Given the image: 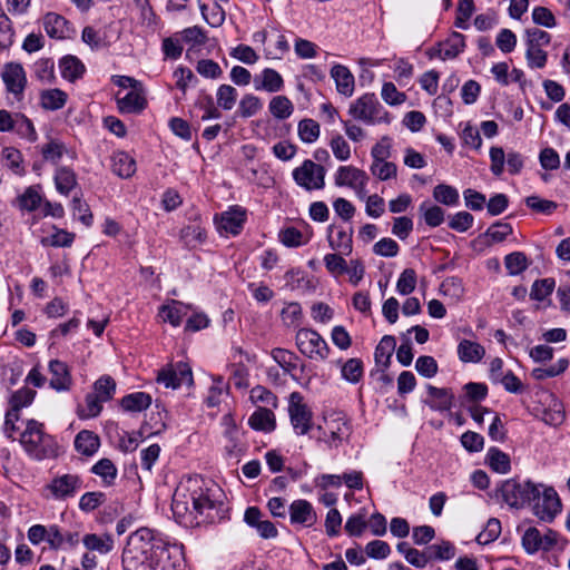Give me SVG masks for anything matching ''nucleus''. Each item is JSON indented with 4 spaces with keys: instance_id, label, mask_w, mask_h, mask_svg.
Here are the masks:
<instances>
[{
    "instance_id": "f257e3e1",
    "label": "nucleus",
    "mask_w": 570,
    "mask_h": 570,
    "mask_svg": "<svg viewBox=\"0 0 570 570\" xmlns=\"http://www.w3.org/2000/svg\"><path fill=\"white\" fill-rule=\"evenodd\" d=\"M181 552L148 528L128 538L122 551L124 570H179Z\"/></svg>"
},
{
    "instance_id": "f03ea898",
    "label": "nucleus",
    "mask_w": 570,
    "mask_h": 570,
    "mask_svg": "<svg viewBox=\"0 0 570 570\" xmlns=\"http://www.w3.org/2000/svg\"><path fill=\"white\" fill-rule=\"evenodd\" d=\"M220 490L200 475L183 479L177 485L171 501L176 521L185 527H197L214 519L216 493Z\"/></svg>"
},
{
    "instance_id": "7ed1b4c3",
    "label": "nucleus",
    "mask_w": 570,
    "mask_h": 570,
    "mask_svg": "<svg viewBox=\"0 0 570 570\" xmlns=\"http://www.w3.org/2000/svg\"><path fill=\"white\" fill-rule=\"evenodd\" d=\"M20 443L24 451L36 460L50 459L58 454L57 442L43 431V424L36 420H28Z\"/></svg>"
},
{
    "instance_id": "20e7f679",
    "label": "nucleus",
    "mask_w": 570,
    "mask_h": 570,
    "mask_svg": "<svg viewBox=\"0 0 570 570\" xmlns=\"http://www.w3.org/2000/svg\"><path fill=\"white\" fill-rule=\"evenodd\" d=\"M348 114L366 125L390 124L391 117L374 94H364L351 104Z\"/></svg>"
},
{
    "instance_id": "39448f33",
    "label": "nucleus",
    "mask_w": 570,
    "mask_h": 570,
    "mask_svg": "<svg viewBox=\"0 0 570 570\" xmlns=\"http://www.w3.org/2000/svg\"><path fill=\"white\" fill-rule=\"evenodd\" d=\"M535 483L508 479L497 490L498 498L513 509H522L531 503L535 493Z\"/></svg>"
},
{
    "instance_id": "423d86ee",
    "label": "nucleus",
    "mask_w": 570,
    "mask_h": 570,
    "mask_svg": "<svg viewBox=\"0 0 570 570\" xmlns=\"http://www.w3.org/2000/svg\"><path fill=\"white\" fill-rule=\"evenodd\" d=\"M529 505L532 507L533 514L546 522L553 521L561 511V501L556 490L542 484L535 485V493Z\"/></svg>"
},
{
    "instance_id": "0eeeda50",
    "label": "nucleus",
    "mask_w": 570,
    "mask_h": 570,
    "mask_svg": "<svg viewBox=\"0 0 570 570\" xmlns=\"http://www.w3.org/2000/svg\"><path fill=\"white\" fill-rule=\"evenodd\" d=\"M298 351L313 361H324L328 357L330 347L318 332L312 328H299L295 335Z\"/></svg>"
},
{
    "instance_id": "6e6552de",
    "label": "nucleus",
    "mask_w": 570,
    "mask_h": 570,
    "mask_svg": "<svg viewBox=\"0 0 570 570\" xmlns=\"http://www.w3.org/2000/svg\"><path fill=\"white\" fill-rule=\"evenodd\" d=\"M288 415L294 432L305 435L313 426V413L299 392H293L288 397Z\"/></svg>"
},
{
    "instance_id": "1a4fd4ad",
    "label": "nucleus",
    "mask_w": 570,
    "mask_h": 570,
    "mask_svg": "<svg viewBox=\"0 0 570 570\" xmlns=\"http://www.w3.org/2000/svg\"><path fill=\"white\" fill-rule=\"evenodd\" d=\"M325 168L314 161L306 159L293 170L295 183L307 190L322 189L325 185Z\"/></svg>"
},
{
    "instance_id": "9d476101",
    "label": "nucleus",
    "mask_w": 570,
    "mask_h": 570,
    "mask_svg": "<svg viewBox=\"0 0 570 570\" xmlns=\"http://www.w3.org/2000/svg\"><path fill=\"white\" fill-rule=\"evenodd\" d=\"M351 217L352 216H340L341 222L330 225L327 230V239L331 248L344 255L352 253Z\"/></svg>"
},
{
    "instance_id": "9b49d317",
    "label": "nucleus",
    "mask_w": 570,
    "mask_h": 570,
    "mask_svg": "<svg viewBox=\"0 0 570 570\" xmlns=\"http://www.w3.org/2000/svg\"><path fill=\"white\" fill-rule=\"evenodd\" d=\"M1 79L9 94L20 101L27 86V75L18 62H8L2 67Z\"/></svg>"
},
{
    "instance_id": "f8f14e48",
    "label": "nucleus",
    "mask_w": 570,
    "mask_h": 570,
    "mask_svg": "<svg viewBox=\"0 0 570 570\" xmlns=\"http://www.w3.org/2000/svg\"><path fill=\"white\" fill-rule=\"evenodd\" d=\"M157 382L166 387L178 389L184 384L193 383V373L188 364L178 362L158 372Z\"/></svg>"
},
{
    "instance_id": "ddd939ff",
    "label": "nucleus",
    "mask_w": 570,
    "mask_h": 570,
    "mask_svg": "<svg viewBox=\"0 0 570 570\" xmlns=\"http://www.w3.org/2000/svg\"><path fill=\"white\" fill-rule=\"evenodd\" d=\"M291 524L303 528H312L317 522V513L305 499L294 500L288 507Z\"/></svg>"
},
{
    "instance_id": "4468645a",
    "label": "nucleus",
    "mask_w": 570,
    "mask_h": 570,
    "mask_svg": "<svg viewBox=\"0 0 570 570\" xmlns=\"http://www.w3.org/2000/svg\"><path fill=\"white\" fill-rule=\"evenodd\" d=\"M82 487V480L77 474H63L55 478L48 489L57 500H66L73 497Z\"/></svg>"
},
{
    "instance_id": "2eb2a0df",
    "label": "nucleus",
    "mask_w": 570,
    "mask_h": 570,
    "mask_svg": "<svg viewBox=\"0 0 570 570\" xmlns=\"http://www.w3.org/2000/svg\"><path fill=\"white\" fill-rule=\"evenodd\" d=\"M244 521L250 528L256 529L263 539H274L278 535L275 524L267 519H263V513L257 507H248L245 510Z\"/></svg>"
},
{
    "instance_id": "dca6fc26",
    "label": "nucleus",
    "mask_w": 570,
    "mask_h": 570,
    "mask_svg": "<svg viewBox=\"0 0 570 570\" xmlns=\"http://www.w3.org/2000/svg\"><path fill=\"white\" fill-rule=\"evenodd\" d=\"M51 375L49 385L57 392H67L72 386V376L68 365L59 360H51L48 365Z\"/></svg>"
},
{
    "instance_id": "f3484780",
    "label": "nucleus",
    "mask_w": 570,
    "mask_h": 570,
    "mask_svg": "<svg viewBox=\"0 0 570 570\" xmlns=\"http://www.w3.org/2000/svg\"><path fill=\"white\" fill-rule=\"evenodd\" d=\"M426 391L431 399L424 401V403L432 411L446 412L453 407L455 396L451 389L436 387L428 384Z\"/></svg>"
},
{
    "instance_id": "a211bd4d",
    "label": "nucleus",
    "mask_w": 570,
    "mask_h": 570,
    "mask_svg": "<svg viewBox=\"0 0 570 570\" xmlns=\"http://www.w3.org/2000/svg\"><path fill=\"white\" fill-rule=\"evenodd\" d=\"M367 180L368 177L366 173L354 166H341L335 174V184L337 186L362 188L366 185Z\"/></svg>"
},
{
    "instance_id": "6ab92c4d",
    "label": "nucleus",
    "mask_w": 570,
    "mask_h": 570,
    "mask_svg": "<svg viewBox=\"0 0 570 570\" xmlns=\"http://www.w3.org/2000/svg\"><path fill=\"white\" fill-rule=\"evenodd\" d=\"M348 436V422L344 419H334L327 423V430L323 432L322 440L330 448H338Z\"/></svg>"
},
{
    "instance_id": "aec40b11",
    "label": "nucleus",
    "mask_w": 570,
    "mask_h": 570,
    "mask_svg": "<svg viewBox=\"0 0 570 570\" xmlns=\"http://www.w3.org/2000/svg\"><path fill=\"white\" fill-rule=\"evenodd\" d=\"M42 26L46 33L52 39H65L69 37V21L59 13L47 12L42 17Z\"/></svg>"
},
{
    "instance_id": "412c9836",
    "label": "nucleus",
    "mask_w": 570,
    "mask_h": 570,
    "mask_svg": "<svg viewBox=\"0 0 570 570\" xmlns=\"http://www.w3.org/2000/svg\"><path fill=\"white\" fill-rule=\"evenodd\" d=\"M117 106L122 114L141 112L147 106L142 86L130 90L121 98H117Z\"/></svg>"
},
{
    "instance_id": "4be33fe9",
    "label": "nucleus",
    "mask_w": 570,
    "mask_h": 570,
    "mask_svg": "<svg viewBox=\"0 0 570 570\" xmlns=\"http://www.w3.org/2000/svg\"><path fill=\"white\" fill-rule=\"evenodd\" d=\"M248 425L255 431L273 432L276 429V417L273 410L271 407L257 406L248 417Z\"/></svg>"
},
{
    "instance_id": "5701e85b",
    "label": "nucleus",
    "mask_w": 570,
    "mask_h": 570,
    "mask_svg": "<svg viewBox=\"0 0 570 570\" xmlns=\"http://www.w3.org/2000/svg\"><path fill=\"white\" fill-rule=\"evenodd\" d=\"M254 87L256 90L277 92L283 89L284 80L281 73L275 69L265 68L259 75L255 76Z\"/></svg>"
},
{
    "instance_id": "b1692460",
    "label": "nucleus",
    "mask_w": 570,
    "mask_h": 570,
    "mask_svg": "<svg viewBox=\"0 0 570 570\" xmlns=\"http://www.w3.org/2000/svg\"><path fill=\"white\" fill-rule=\"evenodd\" d=\"M246 216H214V225L222 237L237 236L244 228Z\"/></svg>"
},
{
    "instance_id": "393cba45",
    "label": "nucleus",
    "mask_w": 570,
    "mask_h": 570,
    "mask_svg": "<svg viewBox=\"0 0 570 570\" xmlns=\"http://www.w3.org/2000/svg\"><path fill=\"white\" fill-rule=\"evenodd\" d=\"M465 48V38L462 33L453 31L446 40L439 43L438 56L442 60L456 58Z\"/></svg>"
},
{
    "instance_id": "a878e982",
    "label": "nucleus",
    "mask_w": 570,
    "mask_h": 570,
    "mask_svg": "<svg viewBox=\"0 0 570 570\" xmlns=\"http://www.w3.org/2000/svg\"><path fill=\"white\" fill-rule=\"evenodd\" d=\"M271 356L285 374L296 379L295 371L299 362V356L296 353L287 348L275 347L271 351Z\"/></svg>"
},
{
    "instance_id": "bb28decb",
    "label": "nucleus",
    "mask_w": 570,
    "mask_h": 570,
    "mask_svg": "<svg viewBox=\"0 0 570 570\" xmlns=\"http://www.w3.org/2000/svg\"><path fill=\"white\" fill-rule=\"evenodd\" d=\"M331 77L335 80L336 89L341 95L351 97L354 92V76L342 65H334L331 69Z\"/></svg>"
},
{
    "instance_id": "cd10ccee",
    "label": "nucleus",
    "mask_w": 570,
    "mask_h": 570,
    "mask_svg": "<svg viewBox=\"0 0 570 570\" xmlns=\"http://www.w3.org/2000/svg\"><path fill=\"white\" fill-rule=\"evenodd\" d=\"M60 73L63 79L75 82L81 78L86 71L85 65L76 56H65L59 61Z\"/></svg>"
},
{
    "instance_id": "c85d7f7f",
    "label": "nucleus",
    "mask_w": 570,
    "mask_h": 570,
    "mask_svg": "<svg viewBox=\"0 0 570 570\" xmlns=\"http://www.w3.org/2000/svg\"><path fill=\"white\" fill-rule=\"evenodd\" d=\"M485 355V348L478 342L462 340L458 345V356L463 363H479Z\"/></svg>"
},
{
    "instance_id": "c756f323",
    "label": "nucleus",
    "mask_w": 570,
    "mask_h": 570,
    "mask_svg": "<svg viewBox=\"0 0 570 570\" xmlns=\"http://www.w3.org/2000/svg\"><path fill=\"white\" fill-rule=\"evenodd\" d=\"M111 169L120 178H129L136 173V161L129 154L118 151L111 158Z\"/></svg>"
},
{
    "instance_id": "7c9ffc66",
    "label": "nucleus",
    "mask_w": 570,
    "mask_h": 570,
    "mask_svg": "<svg viewBox=\"0 0 570 570\" xmlns=\"http://www.w3.org/2000/svg\"><path fill=\"white\" fill-rule=\"evenodd\" d=\"M99 446V436L91 431L82 430L75 438L76 450L86 456L94 455Z\"/></svg>"
},
{
    "instance_id": "2f4dec72",
    "label": "nucleus",
    "mask_w": 570,
    "mask_h": 570,
    "mask_svg": "<svg viewBox=\"0 0 570 570\" xmlns=\"http://www.w3.org/2000/svg\"><path fill=\"white\" fill-rule=\"evenodd\" d=\"M82 543L89 551L107 554L114 549V539L110 534L89 533L82 538Z\"/></svg>"
},
{
    "instance_id": "473e14b6",
    "label": "nucleus",
    "mask_w": 570,
    "mask_h": 570,
    "mask_svg": "<svg viewBox=\"0 0 570 570\" xmlns=\"http://www.w3.org/2000/svg\"><path fill=\"white\" fill-rule=\"evenodd\" d=\"M485 463L497 473L505 474L511 470L510 456L498 448H490L485 455Z\"/></svg>"
},
{
    "instance_id": "72a5a7b5",
    "label": "nucleus",
    "mask_w": 570,
    "mask_h": 570,
    "mask_svg": "<svg viewBox=\"0 0 570 570\" xmlns=\"http://www.w3.org/2000/svg\"><path fill=\"white\" fill-rule=\"evenodd\" d=\"M151 404V396L145 392H135L125 395L121 401V407L127 412H141Z\"/></svg>"
},
{
    "instance_id": "f704fd0d",
    "label": "nucleus",
    "mask_w": 570,
    "mask_h": 570,
    "mask_svg": "<svg viewBox=\"0 0 570 570\" xmlns=\"http://www.w3.org/2000/svg\"><path fill=\"white\" fill-rule=\"evenodd\" d=\"M67 99L68 95L58 88L42 90L40 94V105L46 110L61 109Z\"/></svg>"
},
{
    "instance_id": "c9c22d12",
    "label": "nucleus",
    "mask_w": 570,
    "mask_h": 570,
    "mask_svg": "<svg viewBox=\"0 0 570 570\" xmlns=\"http://www.w3.org/2000/svg\"><path fill=\"white\" fill-rule=\"evenodd\" d=\"M187 314V306L181 302L173 301L168 305H163L159 309V316L164 322L170 323L173 326H179L183 317Z\"/></svg>"
},
{
    "instance_id": "e433bc0d",
    "label": "nucleus",
    "mask_w": 570,
    "mask_h": 570,
    "mask_svg": "<svg viewBox=\"0 0 570 570\" xmlns=\"http://www.w3.org/2000/svg\"><path fill=\"white\" fill-rule=\"evenodd\" d=\"M395 338L390 335H385L377 344L374 353L375 363L382 366L384 370L389 367L391 356L395 350Z\"/></svg>"
},
{
    "instance_id": "4c0bfd02",
    "label": "nucleus",
    "mask_w": 570,
    "mask_h": 570,
    "mask_svg": "<svg viewBox=\"0 0 570 570\" xmlns=\"http://www.w3.org/2000/svg\"><path fill=\"white\" fill-rule=\"evenodd\" d=\"M249 400L256 406L275 409L278 405L277 396L262 385H256L250 390Z\"/></svg>"
},
{
    "instance_id": "58836bf2",
    "label": "nucleus",
    "mask_w": 570,
    "mask_h": 570,
    "mask_svg": "<svg viewBox=\"0 0 570 570\" xmlns=\"http://www.w3.org/2000/svg\"><path fill=\"white\" fill-rule=\"evenodd\" d=\"M428 549V558L430 561H448L454 558L455 556V547L450 541H441L440 543H434Z\"/></svg>"
},
{
    "instance_id": "ea45409f",
    "label": "nucleus",
    "mask_w": 570,
    "mask_h": 570,
    "mask_svg": "<svg viewBox=\"0 0 570 570\" xmlns=\"http://www.w3.org/2000/svg\"><path fill=\"white\" fill-rule=\"evenodd\" d=\"M269 112L277 119H287L294 111L292 101L286 96H275L268 105Z\"/></svg>"
},
{
    "instance_id": "a19ab883",
    "label": "nucleus",
    "mask_w": 570,
    "mask_h": 570,
    "mask_svg": "<svg viewBox=\"0 0 570 570\" xmlns=\"http://www.w3.org/2000/svg\"><path fill=\"white\" fill-rule=\"evenodd\" d=\"M363 362L360 358H348L341 366L342 377L352 384L358 383L363 377Z\"/></svg>"
},
{
    "instance_id": "79ce46f5",
    "label": "nucleus",
    "mask_w": 570,
    "mask_h": 570,
    "mask_svg": "<svg viewBox=\"0 0 570 570\" xmlns=\"http://www.w3.org/2000/svg\"><path fill=\"white\" fill-rule=\"evenodd\" d=\"M91 472L100 476L106 485H111L117 478V468L109 459H101L92 465Z\"/></svg>"
},
{
    "instance_id": "37998d69",
    "label": "nucleus",
    "mask_w": 570,
    "mask_h": 570,
    "mask_svg": "<svg viewBox=\"0 0 570 570\" xmlns=\"http://www.w3.org/2000/svg\"><path fill=\"white\" fill-rule=\"evenodd\" d=\"M102 403H105V401L94 392L87 394L85 397V406L78 409V416L80 419H91L98 416L102 411Z\"/></svg>"
},
{
    "instance_id": "c03bdc74",
    "label": "nucleus",
    "mask_w": 570,
    "mask_h": 570,
    "mask_svg": "<svg viewBox=\"0 0 570 570\" xmlns=\"http://www.w3.org/2000/svg\"><path fill=\"white\" fill-rule=\"evenodd\" d=\"M569 367V361L564 357L559 358L556 364L549 367H537L531 372L534 380L543 381L548 377H554L562 374Z\"/></svg>"
},
{
    "instance_id": "a18cd8bd",
    "label": "nucleus",
    "mask_w": 570,
    "mask_h": 570,
    "mask_svg": "<svg viewBox=\"0 0 570 570\" xmlns=\"http://www.w3.org/2000/svg\"><path fill=\"white\" fill-rule=\"evenodd\" d=\"M297 131L303 142L312 144L318 139L321 129L317 121L305 118L298 122Z\"/></svg>"
},
{
    "instance_id": "49530a36",
    "label": "nucleus",
    "mask_w": 570,
    "mask_h": 570,
    "mask_svg": "<svg viewBox=\"0 0 570 570\" xmlns=\"http://www.w3.org/2000/svg\"><path fill=\"white\" fill-rule=\"evenodd\" d=\"M55 183L58 191L68 194L77 184L76 174L68 167H60L56 171Z\"/></svg>"
},
{
    "instance_id": "de8ad7c7",
    "label": "nucleus",
    "mask_w": 570,
    "mask_h": 570,
    "mask_svg": "<svg viewBox=\"0 0 570 570\" xmlns=\"http://www.w3.org/2000/svg\"><path fill=\"white\" fill-rule=\"evenodd\" d=\"M75 240V234L65 229L55 228L53 232L41 239L42 245L52 247H70Z\"/></svg>"
},
{
    "instance_id": "09e8293b",
    "label": "nucleus",
    "mask_w": 570,
    "mask_h": 570,
    "mask_svg": "<svg viewBox=\"0 0 570 570\" xmlns=\"http://www.w3.org/2000/svg\"><path fill=\"white\" fill-rule=\"evenodd\" d=\"M38 186L28 187L24 193L19 196L18 204L21 210L32 212L38 208L42 197Z\"/></svg>"
},
{
    "instance_id": "8fccbe9b",
    "label": "nucleus",
    "mask_w": 570,
    "mask_h": 570,
    "mask_svg": "<svg viewBox=\"0 0 570 570\" xmlns=\"http://www.w3.org/2000/svg\"><path fill=\"white\" fill-rule=\"evenodd\" d=\"M94 393L105 402L110 401L116 393V382L110 375H102L94 383Z\"/></svg>"
},
{
    "instance_id": "3c124183",
    "label": "nucleus",
    "mask_w": 570,
    "mask_h": 570,
    "mask_svg": "<svg viewBox=\"0 0 570 570\" xmlns=\"http://www.w3.org/2000/svg\"><path fill=\"white\" fill-rule=\"evenodd\" d=\"M302 317V307L296 302L286 304L281 312L282 322L286 327L298 326L301 324Z\"/></svg>"
},
{
    "instance_id": "603ef678",
    "label": "nucleus",
    "mask_w": 570,
    "mask_h": 570,
    "mask_svg": "<svg viewBox=\"0 0 570 570\" xmlns=\"http://www.w3.org/2000/svg\"><path fill=\"white\" fill-rule=\"evenodd\" d=\"M161 51L166 59L177 60L180 58L183 53V41L177 32L163 39Z\"/></svg>"
},
{
    "instance_id": "864d4df0",
    "label": "nucleus",
    "mask_w": 570,
    "mask_h": 570,
    "mask_svg": "<svg viewBox=\"0 0 570 570\" xmlns=\"http://www.w3.org/2000/svg\"><path fill=\"white\" fill-rule=\"evenodd\" d=\"M263 107L261 99L253 94H246L239 101L238 114L243 118L255 116Z\"/></svg>"
},
{
    "instance_id": "5fc2aeb1",
    "label": "nucleus",
    "mask_w": 570,
    "mask_h": 570,
    "mask_svg": "<svg viewBox=\"0 0 570 570\" xmlns=\"http://www.w3.org/2000/svg\"><path fill=\"white\" fill-rule=\"evenodd\" d=\"M522 547L529 554L542 550L541 532L534 527L528 528L522 535Z\"/></svg>"
},
{
    "instance_id": "6e6d98bb",
    "label": "nucleus",
    "mask_w": 570,
    "mask_h": 570,
    "mask_svg": "<svg viewBox=\"0 0 570 570\" xmlns=\"http://www.w3.org/2000/svg\"><path fill=\"white\" fill-rule=\"evenodd\" d=\"M433 197L438 203L448 206L455 205L459 202L458 190L454 187L445 184L435 186L433 190Z\"/></svg>"
},
{
    "instance_id": "4d7b16f0",
    "label": "nucleus",
    "mask_w": 570,
    "mask_h": 570,
    "mask_svg": "<svg viewBox=\"0 0 570 570\" xmlns=\"http://www.w3.org/2000/svg\"><path fill=\"white\" fill-rule=\"evenodd\" d=\"M36 394V391L29 387L19 389L10 397L11 409L20 412L21 409L30 405L33 402Z\"/></svg>"
},
{
    "instance_id": "13d9d810",
    "label": "nucleus",
    "mask_w": 570,
    "mask_h": 570,
    "mask_svg": "<svg viewBox=\"0 0 570 570\" xmlns=\"http://www.w3.org/2000/svg\"><path fill=\"white\" fill-rule=\"evenodd\" d=\"M217 105L224 110H230L237 100V90L230 85H220L216 94Z\"/></svg>"
},
{
    "instance_id": "bf43d9fd",
    "label": "nucleus",
    "mask_w": 570,
    "mask_h": 570,
    "mask_svg": "<svg viewBox=\"0 0 570 570\" xmlns=\"http://www.w3.org/2000/svg\"><path fill=\"white\" fill-rule=\"evenodd\" d=\"M504 265L510 275H519L528 267L527 256L521 252H514L505 256Z\"/></svg>"
},
{
    "instance_id": "052dcab7",
    "label": "nucleus",
    "mask_w": 570,
    "mask_h": 570,
    "mask_svg": "<svg viewBox=\"0 0 570 570\" xmlns=\"http://www.w3.org/2000/svg\"><path fill=\"white\" fill-rule=\"evenodd\" d=\"M177 33L183 42L190 43L193 46H204L207 41L206 32L198 26L185 28Z\"/></svg>"
},
{
    "instance_id": "680f3d73",
    "label": "nucleus",
    "mask_w": 570,
    "mask_h": 570,
    "mask_svg": "<svg viewBox=\"0 0 570 570\" xmlns=\"http://www.w3.org/2000/svg\"><path fill=\"white\" fill-rule=\"evenodd\" d=\"M554 285L556 282L553 278L538 279L531 287L530 297L541 302L553 292Z\"/></svg>"
},
{
    "instance_id": "e2e57ef3",
    "label": "nucleus",
    "mask_w": 570,
    "mask_h": 570,
    "mask_svg": "<svg viewBox=\"0 0 570 570\" xmlns=\"http://www.w3.org/2000/svg\"><path fill=\"white\" fill-rule=\"evenodd\" d=\"M370 169L380 180H387L396 175V165L386 160H373Z\"/></svg>"
},
{
    "instance_id": "0e129e2a",
    "label": "nucleus",
    "mask_w": 570,
    "mask_h": 570,
    "mask_svg": "<svg viewBox=\"0 0 570 570\" xmlns=\"http://www.w3.org/2000/svg\"><path fill=\"white\" fill-rule=\"evenodd\" d=\"M344 254H327L324 257L326 269L333 275H343L347 272V262L343 258Z\"/></svg>"
},
{
    "instance_id": "69168bd1",
    "label": "nucleus",
    "mask_w": 570,
    "mask_h": 570,
    "mask_svg": "<svg viewBox=\"0 0 570 570\" xmlns=\"http://www.w3.org/2000/svg\"><path fill=\"white\" fill-rule=\"evenodd\" d=\"M416 285V273L412 268L404 269L396 283V291L401 295H409L411 294Z\"/></svg>"
},
{
    "instance_id": "338daca9",
    "label": "nucleus",
    "mask_w": 570,
    "mask_h": 570,
    "mask_svg": "<svg viewBox=\"0 0 570 570\" xmlns=\"http://www.w3.org/2000/svg\"><path fill=\"white\" fill-rule=\"evenodd\" d=\"M382 99L391 106H399L406 100V95L397 90L393 82H384L381 91Z\"/></svg>"
},
{
    "instance_id": "774afa93",
    "label": "nucleus",
    "mask_w": 570,
    "mask_h": 570,
    "mask_svg": "<svg viewBox=\"0 0 570 570\" xmlns=\"http://www.w3.org/2000/svg\"><path fill=\"white\" fill-rule=\"evenodd\" d=\"M279 242L286 247H298L306 240L303 234L295 227H286L279 232Z\"/></svg>"
}]
</instances>
